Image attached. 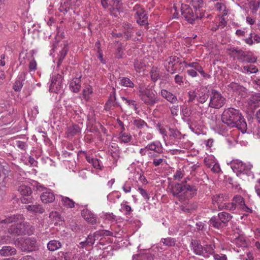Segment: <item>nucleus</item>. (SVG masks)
<instances>
[{
    "label": "nucleus",
    "instance_id": "f257e3e1",
    "mask_svg": "<svg viewBox=\"0 0 260 260\" xmlns=\"http://www.w3.org/2000/svg\"><path fill=\"white\" fill-rule=\"evenodd\" d=\"M0 224L7 229L8 232L13 236H19L26 233L31 235L35 230L34 226L24 222L22 215H14L2 220Z\"/></svg>",
    "mask_w": 260,
    "mask_h": 260
},
{
    "label": "nucleus",
    "instance_id": "f03ea898",
    "mask_svg": "<svg viewBox=\"0 0 260 260\" xmlns=\"http://www.w3.org/2000/svg\"><path fill=\"white\" fill-rule=\"evenodd\" d=\"M222 121L230 127H236L243 133L247 130V124L239 111L233 108L224 110L221 117Z\"/></svg>",
    "mask_w": 260,
    "mask_h": 260
},
{
    "label": "nucleus",
    "instance_id": "7ed1b4c3",
    "mask_svg": "<svg viewBox=\"0 0 260 260\" xmlns=\"http://www.w3.org/2000/svg\"><path fill=\"white\" fill-rule=\"evenodd\" d=\"M168 189L172 195L183 202L196 196L197 188L194 185L187 183H176L169 185Z\"/></svg>",
    "mask_w": 260,
    "mask_h": 260
},
{
    "label": "nucleus",
    "instance_id": "20e7f679",
    "mask_svg": "<svg viewBox=\"0 0 260 260\" xmlns=\"http://www.w3.org/2000/svg\"><path fill=\"white\" fill-rule=\"evenodd\" d=\"M140 100L147 106H152L158 101L155 91L144 84H140L138 88Z\"/></svg>",
    "mask_w": 260,
    "mask_h": 260
},
{
    "label": "nucleus",
    "instance_id": "39448f33",
    "mask_svg": "<svg viewBox=\"0 0 260 260\" xmlns=\"http://www.w3.org/2000/svg\"><path fill=\"white\" fill-rule=\"evenodd\" d=\"M181 14L189 23H193L198 19H202L205 16L204 11L194 10V13L190 6L186 4H182Z\"/></svg>",
    "mask_w": 260,
    "mask_h": 260
},
{
    "label": "nucleus",
    "instance_id": "423d86ee",
    "mask_svg": "<svg viewBox=\"0 0 260 260\" xmlns=\"http://www.w3.org/2000/svg\"><path fill=\"white\" fill-rule=\"evenodd\" d=\"M208 91L205 87H201L193 90L189 91L188 94V102H194L203 104L208 99Z\"/></svg>",
    "mask_w": 260,
    "mask_h": 260
},
{
    "label": "nucleus",
    "instance_id": "0eeeda50",
    "mask_svg": "<svg viewBox=\"0 0 260 260\" xmlns=\"http://www.w3.org/2000/svg\"><path fill=\"white\" fill-rule=\"evenodd\" d=\"M252 166L250 164H243L242 161L239 160H234L231 162V167L233 171L237 174L238 176L242 174H249Z\"/></svg>",
    "mask_w": 260,
    "mask_h": 260
},
{
    "label": "nucleus",
    "instance_id": "6e6552de",
    "mask_svg": "<svg viewBox=\"0 0 260 260\" xmlns=\"http://www.w3.org/2000/svg\"><path fill=\"white\" fill-rule=\"evenodd\" d=\"M62 77L58 74L53 75L51 77L49 91L52 92L58 93L63 90L64 84Z\"/></svg>",
    "mask_w": 260,
    "mask_h": 260
},
{
    "label": "nucleus",
    "instance_id": "1a4fd4ad",
    "mask_svg": "<svg viewBox=\"0 0 260 260\" xmlns=\"http://www.w3.org/2000/svg\"><path fill=\"white\" fill-rule=\"evenodd\" d=\"M225 98L220 92L214 89L212 90L209 103L210 107L215 109H218L223 106L225 104Z\"/></svg>",
    "mask_w": 260,
    "mask_h": 260
},
{
    "label": "nucleus",
    "instance_id": "9d476101",
    "mask_svg": "<svg viewBox=\"0 0 260 260\" xmlns=\"http://www.w3.org/2000/svg\"><path fill=\"white\" fill-rule=\"evenodd\" d=\"M37 189L43 191L41 195V199L45 204L53 202L55 200V196L50 189L45 188L43 185L38 184Z\"/></svg>",
    "mask_w": 260,
    "mask_h": 260
},
{
    "label": "nucleus",
    "instance_id": "9b49d317",
    "mask_svg": "<svg viewBox=\"0 0 260 260\" xmlns=\"http://www.w3.org/2000/svg\"><path fill=\"white\" fill-rule=\"evenodd\" d=\"M133 10L136 12L137 22L138 23L141 25L148 24L147 15L139 5H136L133 8Z\"/></svg>",
    "mask_w": 260,
    "mask_h": 260
},
{
    "label": "nucleus",
    "instance_id": "f8f14e48",
    "mask_svg": "<svg viewBox=\"0 0 260 260\" xmlns=\"http://www.w3.org/2000/svg\"><path fill=\"white\" fill-rule=\"evenodd\" d=\"M35 243V241L31 238H26L24 239L22 238H18L15 241V244L20 247L21 249L24 251L29 250L30 248H32Z\"/></svg>",
    "mask_w": 260,
    "mask_h": 260
},
{
    "label": "nucleus",
    "instance_id": "ddd939ff",
    "mask_svg": "<svg viewBox=\"0 0 260 260\" xmlns=\"http://www.w3.org/2000/svg\"><path fill=\"white\" fill-rule=\"evenodd\" d=\"M247 105L249 110L251 112L260 107V93L252 94L247 101Z\"/></svg>",
    "mask_w": 260,
    "mask_h": 260
},
{
    "label": "nucleus",
    "instance_id": "4468645a",
    "mask_svg": "<svg viewBox=\"0 0 260 260\" xmlns=\"http://www.w3.org/2000/svg\"><path fill=\"white\" fill-rule=\"evenodd\" d=\"M233 201L236 208H238L247 212H251V209L245 205L244 199L241 196L237 195L235 196L233 199Z\"/></svg>",
    "mask_w": 260,
    "mask_h": 260
},
{
    "label": "nucleus",
    "instance_id": "2eb2a0df",
    "mask_svg": "<svg viewBox=\"0 0 260 260\" xmlns=\"http://www.w3.org/2000/svg\"><path fill=\"white\" fill-rule=\"evenodd\" d=\"M147 145L149 151L154 154H160L163 152V146L159 141H154Z\"/></svg>",
    "mask_w": 260,
    "mask_h": 260
},
{
    "label": "nucleus",
    "instance_id": "dca6fc26",
    "mask_svg": "<svg viewBox=\"0 0 260 260\" xmlns=\"http://www.w3.org/2000/svg\"><path fill=\"white\" fill-rule=\"evenodd\" d=\"M82 216L86 221L92 224H95L98 222L95 215L87 209H84L82 210Z\"/></svg>",
    "mask_w": 260,
    "mask_h": 260
},
{
    "label": "nucleus",
    "instance_id": "f3484780",
    "mask_svg": "<svg viewBox=\"0 0 260 260\" xmlns=\"http://www.w3.org/2000/svg\"><path fill=\"white\" fill-rule=\"evenodd\" d=\"M159 155L154 153L149 154V158L153 160L152 164L155 167H158L166 164V160L165 159L164 156H160Z\"/></svg>",
    "mask_w": 260,
    "mask_h": 260
},
{
    "label": "nucleus",
    "instance_id": "a211bd4d",
    "mask_svg": "<svg viewBox=\"0 0 260 260\" xmlns=\"http://www.w3.org/2000/svg\"><path fill=\"white\" fill-rule=\"evenodd\" d=\"M212 203L215 205H216L218 206V209H219V205H224L223 202L224 201H226L229 200V196L226 194H215L212 197Z\"/></svg>",
    "mask_w": 260,
    "mask_h": 260
},
{
    "label": "nucleus",
    "instance_id": "6ab92c4d",
    "mask_svg": "<svg viewBox=\"0 0 260 260\" xmlns=\"http://www.w3.org/2000/svg\"><path fill=\"white\" fill-rule=\"evenodd\" d=\"M215 246L213 244H205L203 246V250L201 256L205 258H208L211 255H213L215 251Z\"/></svg>",
    "mask_w": 260,
    "mask_h": 260
},
{
    "label": "nucleus",
    "instance_id": "aec40b11",
    "mask_svg": "<svg viewBox=\"0 0 260 260\" xmlns=\"http://www.w3.org/2000/svg\"><path fill=\"white\" fill-rule=\"evenodd\" d=\"M160 94L162 98L172 104H175L178 102L177 96L166 89H161Z\"/></svg>",
    "mask_w": 260,
    "mask_h": 260
},
{
    "label": "nucleus",
    "instance_id": "412c9836",
    "mask_svg": "<svg viewBox=\"0 0 260 260\" xmlns=\"http://www.w3.org/2000/svg\"><path fill=\"white\" fill-rule=\"evenodd\" d=\"M204 245H202L201 243L197 240H192L190 244V247L193 252L197 255H200L203 250Z\"/></svg>",
    "mask_w": 260,
    "mask_h": 260
},
{
    "label": "nucleus",
    "instance_id": "4be33fe9",
    "mask_svg": "<svg viewBox=\"0 0 260 260\" xmlns=\"http://www.w3.org/2000/svg\"><path fill=\"white\" fill-rule=\"evenodd\" d=\"M178 59L176 56H171L166 60L165 67L168 72L171 74L174 73L175 69H174V66Z\"/></svg>",
    "mask_w": 260,
    "mask_h": 260
},
{
    "label": "nucleus",
    "instance_id": "5701e85b",
    "mask_svg": "<svg viewBox=\"0 0 260 260\" xmlns=\"http://www.w3.org/2000/svg\"><path fill=\"white\" fill-rule=\"evenodd\" d=\"M25 208L33 214H42L44 212V209L39 204L26 206Z\"/></svg>",
    "mask_w": 260,
    "mask_h": 260
},
{
    "label": "nucleus",
    "instance_id": "b1692460",
    "mask_svg": "<svg viewBox=\"0 0 260 260\" xmlns=\"http://www.w3.org/2000/svg\"><path fill=\"white\" fill-rule=\"evenodd\" d=\"M24 73H21L18 76L13 86V89L15 91H19L21 90L23 85V81L24 80Z\"/></svg>",
    "mask_w": 260,
    "mask_h": 260
},
{
    "label": "nucleus",
    "instance_id": "393cba45",
    "mask_svg": "<svg viewBox=\"0 0 260 260\" xmlns=\"http://www.w3.org/2000/svg\"><path fill=\"white\" fill-rule=\"evenodd\" d=\"M16 250L10 246H5L0 249V254L3 256H9L15 254Z\"/></svg>",
    "mask_w": 260,
    "mask_h": 260
},
{
    "label": "nucleus",
    "instance_id": "a878e982",
    "mask_svg": "<svg viewBox=\"0 0 260 260\" xmlns=\"http://www.w3.org/2000/svg\"><path fill=\"white\" fill-rule=\"evenodd\" d=\"M183 64L186 68H192V69H195V70L201 73L203 76H205V73L203 70V68L199 64V63L197 62H187L186 61H183Z\"/></svg>",
    "mask_w": 260,
    "mask_h": 260
},
{
    "label": "nucleus",
    "instance_id": "bb28decb",
    "mask_svg": "<svg viewBox=\"0 0 260 260\" xmlns=\"http://www.w3.org/2000/svg\"><path fill=\"white\" fill-rule=\"evenodd\" d=\"M245 43L251 46L254 43H260V37L255 34L250 33L248 38L244 39Z\"/></svg>",
    "mask_w": 260,
    "mask_h": 260
},
{
    "label": "nucleus",
    "instance_id": "cd10ccee",
    "mask_svg": "<svg viewBox=\"0 0 260 260\" xmlns=\"http://www.w3.org/2000/svg\"><path fill=\"white\" fill-rule=\"evenodd\" d=\"M240 72L244 74L256 73L258 71V68L253 64L246 65L242 67L240 69Z\"/></svg>",
    "mask_w": 260,
    "mask_h": 260
},
{
    "label": "nucleus",
    "instance_id": "c85d7f7f",
    "mask_svg": "<svg viewBox=\"0 0 260 260\" xmlns=\"http://www.w3.org/2000/svg\"><path fill=\"white\" fill-rule=\"evenodd\" d=\"M69 87L72 92H78L81 88L80 78L73 79L71 82Z\"/></svg>",
    "mask_w": 260,
    "mask_h": 260
},
{
    "label": "nucleus",
    "instance_id": "c756f323",
    "mask_svg": "<svg viewBox=\"0 0 260 260\" xmlns=\"http://www.w3.org/2000/svg\"><path fill=\"white\" fill-rule=\"evenodd\" d=\"M218 217L222 224L225 226L226 223L232 219V216L225 212H219L218 214Z\"/></svg>",
    "mask_w": 260,
    "mask_h": 260
},
{
    "label": "nucleus",
    "instance_id": "7c9ffc66",
    "mask_svg": "<svg viewBox=\"0 0 260 260\" xmlns=\"http://www.w3.org/2000/svg\"><path fill=\"white\" fill-rule=\"evenodd\" d=\"M185 135L182 134L177 129L169 128V136L176 140L184 139Z\"/></svg>",
    "mask_w": 260,
    "mask_h": 260
},
{
    "label": "nucleus",
    "instance_id": "2f4dec72",
    "mask_svg": "<svg viewBox=\"0 0 260 260\" xmlns=\"http://www.w3.org/2000/svg\"><path fill=\"white\" fill-rule=\"evenodd\" d=\"M81 129L77 125H73L68 128L66 131V135L68 137H73L80 133Z\"/></svg>",
    "mask_w": 260,
    "mask_h": 260
},
{
    "label": "nucleus",
    "instance_id": "473e14b6",
    "mask_svg": "<svg viewBox=\"0 0 260 260\" xmlns=\"http://www.w3.org/2000/svg\"><path fill=\"white\" fill-rule=\"evenodd\" d=\"M61 243L57 240H51L47 244V248L49 251H55L61 247Z\"/></svg>",
    "mask_w": 260,
    "mask_h": 260
},
{
    "label": "nucleus",
    "instance_id": "72a5a7b5",
    "mask_svg": "<svg viewBox=\"0 0 260 260\" xmlns=\"http://www.w3.org/2000/svg\"><path fill=\"white\" fill-rule=\"evenodd\" d=\"M68 51V46L67 44L64 43L63 44V46H61V49L59 51V53L58 54V66L62 62V61L64 58L65 56H66L67 52Z\"/></svg>",
    "mask_w": 260,
    "mask_h": 260
},
{
    "label": "nucleus",
    "instance_id": "f704fd0d",
    "mask_svg": "<svg viewBox=\"0 0 260 260\" xmlns=\"http://www.w3.org/2000/svg\"><path fill=\"white\" fill-rule=\"evenodd\" d=\"M61 202L63 206L68 208H73L75 207V203L70 198L60 196Z\"/></svg>",
    "mask_w": 260,
    "mask_h": 260
},
{
    "label": "nucleus",
    "instance_id": "c9c22d12",
    "mask_svg": "<svg viewBox=\"0 0 260 260\" xmlns=\"http://www.w3.org/2000/svg\"><path fill=\"white\" fill-rule=\"evenodd\" d=\"M151 79L152 81L155 82L160 77L159 69L155 67H153L150 72Z\"/></svg>",
    "mask_w": 260,
    "mask_h": 260
},
{
    "label": "nucleus",
    "instance_id": "e433bc0d",
    "mask_svg": "<svg viewBox=\"0 0 260 260\" xmlns=\"http://www.w3.org/2000/svg\"><path fill=\"white\" fill-rule=\"evenodd\" d=\"M217 1H219V2H217L215 4V9L221 13L222 15V16L226 15L227 12L226 10V7L223 3V0H218Z\"/></svg>",
    "mask_w": 260,
    "mask_h": 260
},
{
    "label": "nucleus",
    "instance_id": "4c0bfd02",
    "mask_svg": "<svg viewBox=\"0 0 260 260\" xmlns=\"http://www.w3.org/2000/svg\"><path fill=\"white\" fill-rule=\"evenodd\" d=\"M209 224L217 229H221L224 226L222 222L219 220L218 217L215 216L210 219L209 220Z\"/></svg>",
    "mask_w": 260,
    "mask_h": 260
},
{
    "label": "nucleus",
    "instance_id": "58836bf2",
    "mask_svg": "<svg viewBox=\"0 0 260 260\" xmlns=\"http://www.w3.org/2000/svg\"><path fill=\"white\" fill-rule=\"evenodd\" d=\"M133 124L136 127L139 129H143L145 127L150 128L147 123L140 118L135 119L133 121Z\"/></svg>",
    "mask_w": 260,
    "mask_h": 260
},
{
    "label": "nucleus",
    "instance_id": "ea45409f",
    "mask_svg": "<svg viewBox=\"0 0 260 260\" xmlns=\"http://www.w3.org/2000/svg\"><path fill=\"white\" fill-rule=\"evenodd\" d=\"M139 136L141 140L143 141L151 140L153 138V135L150 132H142L139 133Z\"/></svg>",
    "mask_w": 260,
    "mask_h": 260
},
{
    "label": "nucleus",
    "instance_id": "a19ab883",
    "mask_svg": "<svg viewBox=\"0 0 260 260\" xmlns=\"http://www.w3.org/2000/svg\"><path fill=\"white\" fill-rule=\"evenodd\" d=\"M160 242L163 243V244L166 246L172 247L175 245L176 240L175 238L168 237L166 238H162Z\"/></svg>",
    "mask_w": 260,
    "mask_h": 260
},
{
    "label": "nucleus",
    "instance_id": "79ce46f5",
    "mask_svg": "<svg viewBox=\"0 0 260 260\" xmlns=\"http://www.w3.org/2000/svg\"><path fill=\"white\" fill-rule=\"evenodd\" d=\"M18 191L23 197L29 196L32 193L31 188L26 185H21L19 186Z\"/></svg>",
    "mask_w": 260,
    "mask_h": 260
},
{
    "label": "nucleus",
    "instance_id": "37998d69",
    "mask_svg": "<svg viewBox=\"0 0 260 260\" xmlns=\"http://www.w3.org/2000/svg\"><path fill=\"white\" fill-rule=\"evenodd\" d=\"M120 84L126 87L133 88L135 86L134 82L128 78L123 77L120 80Z\"/></svg>",
    "mask_w": 260,
    "mask_h": 260
},
{
    "label": "nucleus",
    "instance_id": "c03bdc74",
    "mask_svg": "<svg viewBox=\"0 0 260 260\" xmlns=\"http://www.w3.org/2000/svg\"><path fill=\"white\" fill-rule=\"evenodd\" d=\"M134 177L136 180L138 179L142 183L144 184L147 183V181L145 176L143 175L142 171H135L134 172Z\"/></svg>",
    "mask_w": 260,
    "mask_h": 260
},
{
    "label": "nucleus",
    "instance_id": "a18cd8bd",
    "mask_svg": "<svg viewBox=\"0 0 260 260\" xmlns=\"http://www.w3.org/2000/svg\"><path fill=\"white\" fill-rule=\"evenodd\" d=\"M120 193L118 191H114L107 196V199L110 202L114 203L116 202L117 199H119L120 198Z\"/></svg>",
    "mask_w": 260,
    "mask_h": 260
},
{
    "label": "nucleus",
    "instance_id": "49530a36",
    "mask_svg": "<svg viewBox=\"0 0 260 260\" xmlns=\"http://www.w3.org/2000/svg\"><path fill=\"white\" fill-rule=\"evenodd\" d=\"M71 9L70 6L68 4V2L63 1L61 3L60 5L58 8L59 11L62 13L63 14H66L69 10Z\"/></svg>",
    "mask_w": 260,
    "mask_h": 260
},
{
    "label": "nucleus",
    "instance_id": "de8ad7c7",
    "mask_svg": "<svg viewBox=\"0 0 260 260\" xmlns=\"http://www.w3.org/2000/svg\"><path fill=\"white\" fill-rule=\"evenodd\" d=\"M249 5L252 13L254 14L256 13L259 7L260 2L256 0H251Z\"/></svg>",
    "mask_w": 260,
    "mask_h": 260
},
{
    "label": "nucleus",
    "instance_id": "09e8293b",
    "mask_svg": "<svg viewBox=\"0 0 260 260\" xmlns=\"http://www.w3.org/2000/svg\"><path fill=\"white\" fill-rule=\"evenodd\" d=\"M77 108V107L67 106L66 108L67 114L71 117L75 118L76 116L78 114Z\"/></svg>",
    "mask_w": 260,
    "mask_h": 260
},
{
    "label": "nucleus",
    "instance_id": "8fccbe9b",
    "mask_svg": "<svg viewBox=\"0 0 260 260\" xmlns=\"http://www.w3.org/2000/svg\"><path fill=\"white\" fill-rule=\"evenodd\" d=\"M232 52L234 54L237 55L238 59L240 61H242L243 59H244V56L246 54L243 50L241 49L234 48L232 50Z\"/></svg>",
    "mask_w": 260,
    "mask_h": 260
},
{
    "label": "nucleus",
    "instance_id": "3c124183",
    "mask_svg": "<svg viewBox=\"0 0 260 260\" xmlns=\"http://www.w3.org/2000/svg\"><path fill=\"white\" fill-rule=\"evenodd\" d=\"M236 208V205H235L233 201L232 203H224V205H219V210H234Z\"/></svg>",
    "mask_w": 260,
    "mask_h": 260
},
{
    "label": "nucleus",
    "instance_id": "603ef678",
    "mask_svg": "<svg viewBox=\"0 0 260 260\" xmlns=\"http://www.w3.org/2000/svg\"><path fill=\"white\" fill-rule=\"evenodd\" d=\"M119 139L121 142L124 143L129 142L132 140V136L131 135L126 133H121L119 135Z\"/></svg>",
    "mask_w": 260,
    "mask_h": 260
},
{
    "label": "nucleus",
    "instance_id": "864d4df0",
    "mask_svg": "<svg viewBox=\"0 0 260 260\" xmlns=\"http://www.w3.org/2000/svg\"><path fill=\"white\" fill-rule=\"evenodd\" d=\"M257 58L254 56L245 54L244 59L241 62L247 63H255L256 61Z\"/></svg>",
    "mask_w": 260,
    "mask_h": 260
},
{
    "label": "nucleus",
    "instance_id": "5fc2aeb1",
    "mask_svg": "<svg viewBox=\"0 0 260 260\" xmlns=\"http://www.w3.org/2000/svg\"><path fill=\"white\" fill-rule=\"evenodd\" d=\"M184 171L183 169H178L174 175V178L176 180L180 181L184 176Z\"/></svg>",
    "mask_w": 260,
    "mask_h": 260
},
{
    "label": "nucleus",
    "instance_id": "6e6d98bb",
    "mask_svg": "<svg viewBox=\"0 0 260 260\" xmlns=\"http://www.w3.org/2000/svg\"><path fill=\"white\" fill-rule=\"evenodd\" d=\"M128 202L127 201H124L121 204V208L125 212V214H130L132 211V209L131 206L127 205Z\"/></svg>",
    "mask_w": 260,
    "mask_h": 260
},
{
    "label": "nucleus",
    "instance_id": "4d7b16f0",
    "mask_svg": "<svg viewBox=\"0 0 260 260\" xmlns=\"http://www.w3.org/2000/svg\"><path fill=\"white\" fill-rule=\"evenodd\" d=\"M115 100L116 98L115 96L111 97L106 103L105 106V109L107 110H109L112 107L114 106L115 105Z\"/></svg>",
    "mask_w": 260,
    "mask_h": 260
},
{
    "label": "nucleus",
    "instance_id": "13d9d810",
    "mask_svg": "<svg viewBox=\"0 0 260 260\" xmlns=\"http://www.w3.org/2000/svg\"><path fill=\"white\" fill-rule=\"evenodd\" d=\"M97 234H94L93 235H89L86 238V240L89 246H92L94 243L95 237L97 236Z\"/></svg>",
    "mask_w": 260,
    "mask_h": 260
},
{
    "label": "nucleus",
    "instance_id": "bf43d9fd",
    "mask_svg": "<svg viewBox=\"0 0 260 260\" xmlns=\"http://www.w3.org/2000/svg\"><path fill=\"white\" fill-rule=\"evenodd\" d=\"M100 216L101 217L109 220H112L115 219V216L112 213L103 212L101 214Z\"/></svg>",
    "mask_w": 260,
    "mask_h": 260
},
{
    "label": "nucleus",
    "instance_id": "052dcab7",
    "mask_svg": "<svg viewBox=\"0 0 260 260\" xmlns=\"http://www.w3.org/2000/svg\"><path fill=\"white\" fill-rule=\"evenodd\" d=\"M181 112L183 116L188 117L191 114V110L189 108L186 106H184L182 108Z\"/></svg>",
    "mask_w": 260,
    "mask_h": 260
},
{
    "label": "nucleus",
    "instance_id": "680f3d73",
    "mask_svg": "<svg viewBox=\"0 0 260 260\" xmlns=\"http://www.w3.org/2000/svg\"><path fill=\"white\" fill-rule=\"evenodd\" d=\"M92 90L90 86L86 87L83 91V94L85 99H88L92 93Z\"/></svg>",
    "mask_w": 260,
    "mask_h": 260
},
{
    "label": "nucleus",
    "instance_id": "e2e57ef3",
    "mask_svg": "<svg viewBox=\"0 0 260 260\" xmlns=\"http://www.w3.org/2000/svg\"><path fill=\"white\" fill-rule=\"evenodd\" d=\"M214 159L215 158L213 156L209 157L208 158H205L204 159V162L206 166L210 168L212 167V165H213V164L216 162Z\"/></svg>",
    "mask_w": 260,
    "mask_h": 260
},
{
    "label": "nucleus",
    "instance_id": "0e129e2a",
    "mask_svg": "<svg viewBox=\"0 0 260 260\" xmlns=\"http://www.w3.org/2000/svg\"><path fill=\"white\" fill-rule=\"evenodd\" d=\"M226 25V22L223 17L219 18V22L216 27H213L211 29L213 30H216L217 28L221 27L223 28Z\"/></svg>",
    "mask_w": 260,
    "mask_h": 260
},
{
    "label": "nucleus",
    "instance_id": "69168bd1",
    "mask_svg": "<svg viewBox=\"0 0 260 260\" xmlns=\"http://www.w3.org/2000/svg\"><path fill=\"white\" fill-rule=\"evenodd\" d=\"M139 153L141 154V156L147 155L149 157V154L153 153L149 151V149H148V145H147L145 147L142 148L140 149Z\"/></svg>",
    "mask_w": 260,
    "mask_h": 260
},
{
    "label": "nucleus",
    "instance_id": "338daca9",
    "mask_svg": "<svg viewBox=\"0 0 260 260\" xmlns=\"http://www.w3.org/2000/svg\"><path fill=\"white\" fill-rule=\"evenodd\" d=\"M16 145L18 148L22 150H25L27 148V144L26 143L21 141H16Z\"/></svg>",
    "mask_w": 260,
    "mask_h": 260
},
{
    "label": "nucleus",
    "instance_id": "774afa93",
    "mask_svg": "<svg viewBox=\"0 0 260 260\" xmlns=\"http://www.w3.org/2000/svg\"><path fill=\"white\" fill-rule=\"evenodd\" d=\"M87 255L85 253L81 252L79 254H75L73 257V260H86Z\"/></svg>",
    "mask_w": 260,
    "mask_h": 260
}]
</instances>
